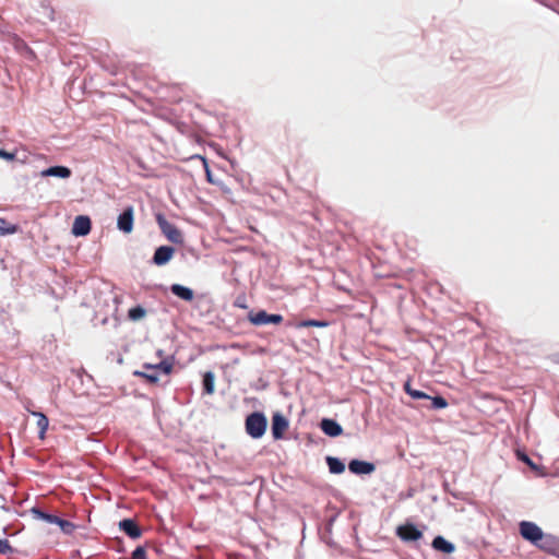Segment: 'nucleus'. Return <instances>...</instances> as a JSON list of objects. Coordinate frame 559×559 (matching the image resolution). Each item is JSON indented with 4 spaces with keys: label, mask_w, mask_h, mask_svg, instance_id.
<instances>
[{
    "label": "nucleus",
    "mask_w": 559,
    "mask_h": 559,
    "mask_svg": "<svg viewBox=\"0 0 559 559\" xmlns=\"http://www.w3.org/2000/svg\"><path fill=\"white\" fill-rule=\"evenodd\" d=\"M170 290L175 296L185 301H191L194 297V293L191 288L180 284H173Z\"/></svg>",
    "instance_id": "15"
},
{
    "label": "nucleus",
    "mask_w": 559,
    "mask_h": 559,
    "mask_svg": "<svg viewBox=\"0 0 559 559\" xmlns=\"http://www.w3.org/2000/svg\"><path fill=\"white\" fill-rule=\"evenodd\" d=\"M117 226L119 230L124 234H130L133 229V207L128 206L123 210V212L118 216Z\"/></svg>",
    "instance_id": "7"
},
{
    "label": "nucleus",
    "mask_w": 559,
    "mask_h": 559,
    "mask_svg": "<svg viewBox=\"0 0 559 559\" xmlns=\"http://www.w3.org/2000/svg\"><path fill=\"white\" fill-rule=\"evenodd\" d=\"M526 540L543 551L559 557V539L550 534H545L535 523L526 521Z\"/></svg>",
    "instance_id": "1"
},
{
    "label": "nucleus",
    "mask_w": 559,
    "mask_h": 559,
    "mask_svg": "<svg viewBox=\"0 0 559 559\" xmlns=\"http://www.w3.org/2000/svg\"><path fill=\"white\" fill-rule=\"evenodd\" d=\"M56 525H58L60 530L68 535L72 534L75 530V525L72 522L62 520L60 518H58Z\"/></svg>",
    "instance_id": "24"
},
{
    "label": "nucleus",
    "mask_w": 559,
    "mask_h": 559,
    "mask_svg": "<svg viewBox=\"0 0 559 559\" xmlns=\"http://www.w3.org/2000/svg\"><path fill=\"white\" fill-rule=\"evenodd\" d=\"M524 531H525L524 521H522L519 523V533L522 537H524Z\"/></svg>",
    "instance_id": "32"
},
{
    "label": "nucleus",
    "mask_w": 559,
    "mask_h": 559,
    "mask_svg": "<svg viewBox=\"0 0 559 559\" xmlns=\"http://www.w3.org/2000/svg\"><path fill=\"white\" fill-rule=\"evenodd\" d=\"M13 552V548L9 544L7 539H0V554H10Z\"/></svg>",
    "instance_id": "27"
},
{
    "label": "nucleus",
    "mask_w": 559,
    "mask_h": 559,
    "mask_svg": "<svg viewBox=\"0 0 559 559\" xmlns=\"http://www.w3.org/2000/svg\"><path fill=\"white\" fill-rule=\"evenodd\" d=\"M157 355L162 357V355H163V350H162V349H159V350L157 352Z\"/></svg>",
    "instance_id": "34"
},
{
    "label": "nucleus",
    "mask_w": 559,
    "mask_h": 559,
    "mask_svg": "<svg viewBox=\"0 0 559 559\" xmlns=\"http://www.w3.org/2000/svg\"><path fill=\"white\" fill-rule=\"evenodd\" d=\"M17 225L10 224L5 219L0 218V235H12L17 231Z\"/></svg>",
    "instance_id": "22"
},
{
    "label": "nucleus",
    "mask_w": 559,
    "mask_h": 559,
    "mask_svg": "<svg viewBox=\"0 0 559 559\" xmlns=\"http://www.w3.org/2000/svg\"><path fill=\"white\" fill-rule=\"evenodd\" d=\"M203 390L206 394H213L215 390V376L212 371H207L203 376Z\"/></svg>",
    "instance_id": "19"
},
{
    "label": "nucleus",
    "mask_w": 559,
    "mask_h": 559,
    "mask_svg": "<svg viewBox=\"0 0 559 559\" xmlns=\"http://www.w3.org/2000/svg\"><path fill=\"white\" fill-rule=\"evenodd\" d=\"M145 549L139 546L133 550L132 559H145Z\"/></svg>",
    "instance_id": "28"
},
{
    "label": "nucleus",
    "mask_w": 559,
    "mask_h": 559,
    "mask_svg": "<svg viewBox=\"0 0 559 559\" xmlns=\"http://www.w3.org/2000/svg\"><path fill=\"white\" fill-rule=\"evenodd\" d=\"M48 16H49V19L52 20V11L49 12Z\"/></svg>",
    "instance_id": "36"
},
{
    "label": "nucleus",
    "mask_w": 559,
    "mask_h": 559,
    "mask_svg": "<svg viewBox=\"0 0 559 559\" xmlns=\"http://www.w3.org/2000/svg\"><path fill=\"white\" fill-rule=\"evenodd\" d=\"M142 371L135 370L133 374L146 379L150 383L158 381L159 373L169 374L173 370V364L168 360H162L158 364H144Z\"/></svg>",
    "instance_id": "2"
},
{
    "label": "nucleus",
    "mask_w": 559,
    "mask_h": 559,
    "mask_svg": "<svg viewBox=\"0 0 559 559\" xmlns=\"http://www.w3.org/2000/svg\"><path fill=\"white\" fill-rule=\"evenodd\" d=\"M320 428L329 437H337L342 435V426L334 419L323 418L320 423Z\"/></svg>",
    "instance_id": "12"
},
{
    "label": "nucleus",
    "mask_w": 559,
    "mask_h": 559,
    "mask_svg": "<svg viewBox=\"0 0 559 559\" xmlns=\"http://www.w3.org/2000/svg\"><path fill=\"white\" fill-rule=\"evenodd\" d=\"M206 175H207L209 180L211 181V175H210L209 170L206 171Z\"/></svg>",
    "instance_id": "35"
},
{
    "label": "nucleus",
    "mask_w": 559,
    "mask_h": 559,
    "mask_svg": "<svg viewBox=\"0 0 559 559\" xmlns=\"http://www.w3.org/2000/svg\"><path fill=\"white\" fill-rule=\"evenodd\" d=\"M288 428V420L281 414L275 413L272 417V436L275 440H280L284 436V431Z\"/></svg>",
    "instance_id": "8"
},
{
    "label": "nucleus",
    "mask_w": 559,
    "mask_h": 559,
    "mask_svg": "<svg viewBox=\"0 0 559 559\" xmlns=\"http://www.w3.org/2000/svg\"><path fill=\"white\" fill-rule=\"evenodd\" d=\"M409 395L415 400L430 399V396L425 392L415 389H413Z\"/></svg>",
    "instance_id": "29"
},
{
    "label": "nucleus",
    "mask_w": 559,
    "mask_h": 559,
    "mask_svg": "<svg viewBox=\"0 0 559 559\" xmlns=\"http://www.w3.org/2000/svg\"><path fill=\"white\" fill-rule=\"evenodd\" d=\"M267 419L262 413H252L246 418V431L253 438H261L266 430Z\"/></svg>",
    "instance_id": "3"
},
{
    "label": "nucleus",
    "mask_w": 559,
    "mask_h": 559,
    "mask_svg": "<svg viewBox=\"0 0 559 559\" xmlns=\"http://www.w3.org/2000/svg\"><path fill=\"white\" fill-rule=\"evenodd\" d=\"M71 169L67 166H52L40 171L41 177H58L67 179L71 176Z\"/></svg>",
    "instance_id": "14"
},
{
    "label": "nucleus",
    "mask_w": 559,
    "mask_h": 559,
    "mask_svg": "<svg viewBox=\"0 0 559 559\" xmlns=\"http://www.w3.org/2000/svg\"><path fill=\"white\" fill-rule=\"evenodd\" d=\"M516 456L521 462H524V450L523 449H516Z\"/></svg>",
    "instance_id": "31"
},
{
    "label": "nucleus",
    "mask_w": 559,
    "mask_h": 559,
    "mask_svg": "<svg viewBox=\"0 0 559 559\" xmlns=\"http://www.w3.org/2000/svg\"><path fill=\"white\" fill-rule=\"evenodd\" d=\"M404 389L406 391V393L409 395L411 392L413 391V389L411 388V384L409 382L407 381L405 384H404Z\"/></svg>",
    "instance_id": "33"
},
{
    "label": "nucleus",
    "mask_w": 559,
    "mask_h": 559,
    "mask_svg": "<svg viewBox=\"0 0 559 559\" xmlns=\"http://www.w3.org/2000/svg\"><path fill=\"white\" fill-rule=\"evenodd\" d=\"M348 469L353 474L364 475V474H371L376 469V467L370 462L360 461V460L355 459L349 462Z\"/></svg>",
    "instance_id": "11"
},
{
    "label": "nucleus",
    "mask_w": 559,
    "mask_h": 559,
    "mask_svg": "<svg viewBox=\"0 0 559 559\" xmlns=\"http://www.w3.org/2000/svg\"><path fill=\"white\" fill-rule=\"evenodd\" d=\"M119 528L132 539H138L142 535V530L132 519H123L118 524Z\"/></svg>",
    "instance_id": "9"
},
{
    "label": "nucleus",
    "mask_w": 559,
    "mask_h": 559,
    "mask_svg": "<svg viewBox=\"0 0 559 559\" xmlns=\"http://www.w3.org/2000/svg\"><path fill=\"white\" fill-rule=\"evenodd\" d=\"M31 513L36 520L44 521L48 524H56L59 516L47 513L37 507L31 509Z\"/></svg>",
    "instance_id": "17"
},
{
    "label": "nucleus",
    "mask_w": 559,
    "mask_h": 559,
    "mask_svg": "<svg viewBox=\"0 0 559 559\" xmlns=\"http://www.w3.org/2000/svg\"><path fill=\"white\" fill-rule=\"evenodd\" d=\"M156 222L162 233L167 237L169 241L174 243H181L183 241L181 231L175 225L169 223L163 214L156 215Z\"/></svg>",
    "instance_id": "4"
},
{
    "label": "nucleus",
    "mask_w": 559,
    "mask_h": 559,
    "mask_svg": "<svg viewBox=\"0 0 559 559\" xmlns=\"http://www.w3.org/2000/svg\"><path fill=\"white\" fill-rule=\"evenodd\" d=\"M174 252L173 247L160 246L155 250L153 262L156 265H164L173 258Z\"/></svg>",
    "instance_id": "13"
},
{
    "label": "nucleus",
    "mask_w": 559,
    "mask_h": 559,
    "mask_svg": "<svg viewBox=\"0 0 559 559\" xmlns=\"http://www.w3.org/2000/svg\"><path fill=\"white\" fill-rule=\"evenodd\" d=\"M91 231V219L88 216L80 215L76 216L73 226L72 234L74 236H86Z\"/></svg>",
    "instance_id": "10"
},
{
    "label": "nucleus",
    "mask_w": 559,
    "mask_h": 559,
    "mask_svg": "<svg viewBox=\"0 0 559 559\" xmlns=\"http://www.w3.org/2000/svg\"><path fill=\"white\" fill-rule=\"evenodd\" d=\"M526 466L530 467L536 476H544L546 473L540 469L532 460L526 455Z\"/></svg>",
    "instance_id": "26"
},
{
    "label": "nucleus",
    "mask_w": 559,
    "mask_h": 559,
    "mask_svg": "<svg viewBox=\"0 0 559 559\" xmlns=\"http://www.w3.org/2000/svg\"><path fill=\"white\" fill-rule=\"evenodd\" d=\"M32 414L38 418L37 427L39 429V438L43 439L46 430L48 429L49 420L43 413L33 412Z\"/></svg>",
    "instance_id": "20"
},
{
    "label": "nucleus",
    "mask_w": 559,
    "mask_h": 559,
    "mask_svg": "<svg viewBox=\"0 0 559 559\" xmlns=\"http://www.w3.org/2000/svg\"><path fill=\"white\" fill-rule=\"evenodd\" d=\"M430 399L432 402V407L436 409L444 408L448 405L445 399H443L442 396L438 395V396L430 397Z\"/></svg>",
    "instance_id": "25"
},
{
    "label": "nucleus",
    "mask_w": 559,
    "mask_h": 559,
    "mask_svg": "<svg viewBox=\"0 0 559 559\" xmlns=\"http://www.w3.org/2000/svg\"><path fill=\"white\" fill-rule=\"evenodd\" d=\"M328 325H329V323L326 321L309 319V320L300 321L296 326L297 328H310V326L325 328Z\"/></svg>",
    "instance_id": "23"
},
{
    "label": "nucleus",
    "mask_w": 559,
    "mask_h": 559,
    "mask_svg": "<svg viewBox=\"0 0 559 559\" xmlns=\"http://www.w3.org/2000/svg\"><path fill=\"white\" fill-rule=\"evenodd\" d=\"M248 320L253 325H265V324H280L283 321V316L275 313H267L264 310H260L258 312H250L248 314Z\"/></svg>",
    "instance_id": "5"
},
{
    "label": "nucleus",
    "mask_w": 559,
    "mask_h": 559,
    "mask_svg": "<svg viewBox=\"0 0 559 559\" xmlns=\"http://www.w3.org/2000/svg\"><path fill=\"white\" fill-rule=\"evenodd\" d=\"M432 547L443 554H452L455 550L454 544L448 542L442 536H436L432 540Z\"/></svg>",
    "instance_id": "16"
},
{
    "label": "nucleus",
    "mask_w": 559,
    "mask_h": 559,
    "mask_svg": "<svg viewBox=\"0 0 559 559\" xmlns=\"http://www.w3.org/2000/svg\"><path fill=\"white\" fill-rule=\"evenodd\" d=\"M146 316V310L142 306L133 307L129 310L128 317L132 321H139Z\"/></svg>",
    "instance_id": "21"
},
{
    "label": "nucleus",
    "mask_w": 559,
    "mask_h": 559,
    "mask_svg": "<svg viewBox=\"0 0 559 559\" xmlns=\"http://www.w3.org/2000/svg\"><path fill=\"white\" fill-rule=\"evenodd\" d=\"M0 158L7 159V160H14L15 154L0 148Z\"/></svg>",
    "instance_id": "30"
},
{
    "label": "nucleus",
    "mask_w": 559,
    "mask_h": 559,
    "mask_svg": "<svg viewBox=\"0 0 559 559\" xmlns=\"http://www.w3.org/2000/svg\"><path fill=\"white\" fill-rule=\"evenodd\" d=\"M396 534L404 542H415L423 537L421 531H419L412 523H406L404 525H400L396 528Z\"/></svg>",
    "instance_id": "6"
},
{
    "label": "nucleus",
    "mask_w": 559,
    "mask_h": 559,
    "mask_svg": "<svg viewBox=\"0 0 559 559\" xmlns=\"http://www.w3.org/2000/svg\"><path fill=\"white\" fill-rule=\"evenodd\" d=\"M326 463L332 474H341L345 471V464L337 457L328 456Z\"/></svg>",
    "instance_id": "18"
}]
</instances>
